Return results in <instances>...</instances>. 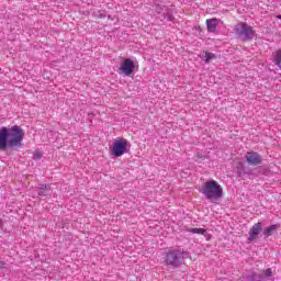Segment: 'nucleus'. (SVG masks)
<instances>
[{"instance_id":"obj_1","label":"nucleus","mask_w":281,"mask_h":281,"mask_svg":"<svg viewBox=\"0 0 281 281\" xmlns=\"http://www.w3.org/2000/svg\"><path fill=\"white\" fill-rule=\"evenodd\" d=\"M25 137V132L19 125L12 126L10 130L8 127H1L0 130V150H5V148H21L23 146V139Z\"/></svg>"},{"instance_id":"obj_2","label":"nucleus","mask_w":281,"mask_h":281,"mask_svg":"<svg viewBox=\"0 0 281 281\" xmlns=\"http://www.w3.org/2000/svg\"><path fill=\"white\" fill-rule=\"evenodd\" d=\"M200 192L211 203H216L223 199V187H221L216 180H209L204 182Z\"/></svg>"},{"instance_id":"obj_3","label":"nucleus","mask_w":281,"mask_h":281,"mask_svg":"<svg viewBox=\"0 0 281 281\" xmlns=\"http://www.w3.org/2000/svg\"><path fill=\"white\" fill-rule=\"evenodd\" d=\"M183 258H186L183 251L177 249L169 250L165 256V265L172 269H179L183 265Z\"/></svg>"},{"instance_id":"obj_4","label":"nucleus","mask_w":281,"mask_h":281,"mask_svg":"<svg viewBox=\"0 0 281 281\" xmlns=\"http://www.w3.org/2000/svg\"><path fill=\"white\" fill-rule=\"evenodd\" d=\"M128 148V139L119 137L114 140L111 153L114 157H122L126 155V150Z\"/></svg>"},{"instance_id":"obj_5","label":"nucleus","mask_w":281,"mask_h":281,"mask_svg":"<svg viewBox=\"0 0 281 281\" xmlns=\"http://www.w3.org/2000/svg\"><path fill=\"white\" fill-rule=\"evenodd\" d=\"M135 72V61L131 58H126L121 63L119 68V74H124V76L132 77Z\"/></svg>"},{"instance_id":"obj_6","label":"nucleus","mask_w":281,"mask_h":281,"mask_svg":"<svg viewBox=\"0 0 281 281\" xmlns=\"http://www.w3.org/2000/svg\"><path fill=\"white\" fill-rule=\"evenodd\" d=\"M235 32L238 34V36H245V38H252L255 33L254 29L244 22L235 25Z\"/></svg>"},{"instance_id":"obj_7","label":"nucleus","mask_w":281,"mask_h":281,"mask_svg":"<svg viewBox=\"0 0 281 281\" xmlns=\"http://www.w3.org/2000/svg\"><path fill=\"white\" fill-rule=\"evenodd\" d=\"M260 232H262V222H258L251 226L248 243H254V240H256V238H258L260 235Z\"/></svg>"},{"instance_id":"obj_8","label":"nucleus","mask_w":281,"mask_h":281,"mask_svg":"<svg viewBox=\"0 0 281 281\" xmlns=\"http://www.w3.org/2000/svg\"><path fill=\"white\" fill-rule=\"evenodd\" d=\"M246 161L250 166H260L262 159L260 158V155H258V153L249 151L246 155Z\"/></svg>"},{"instance_id":"obj_9","label":"nucleus","mask_w":281,"mask_h":281,"mask_svg":"<svg viewBox=\"0 0 281 281\" xmlns=\"http://www.w3.org/2000/svg\"><path fill=\"white\" fill-rule=\"evenodd\" d=\"M206 27H207V32H211V33L216 32V27H218V19L216 18L207 19Z\"/></svg>"},{"instance_id":"obj_10","label":"nucleus","mask_w":281,"mask_h":281,"mask_svg":"<svg viewBox=\"0 0 281 281\" xmlns=\"http://www.w3.org/2000/svg\"><path fill=\"white\" fill-rule=\"evenodd\" d=\"M278 231V225H271V226H269L266 231H265V233H263V235L266 236V238H269V236H272L273 235V232H277Z\"/></svg>"},{"instance_id":"obj_11","label":"nucleus","mask_w":281,"mask_h":281,"mask_svg":"<svg viewBox=\"0 0 281 281\" xmlns=\"http://www.w3.org/2000/svg\"><path fill=\"white\" fill-rule=\"evenodd\" d=\"M201 58H203L204 63H210L211 60H215L216 55H214L213 53L210 52H205V54L203 56H201Z\"/></svg>"},{"instance_id":"obj_12","label":"nucleus","mask_w":281,"mask_h":281,"mask_svg":"<svg viewBox=\"0 0 281 281\" xmlns=\"http://www.w3.org/2000/svg\"><path fill=\"white\" fill-rule=\"evenodd\" d=\"M274 65H277V67H281V49L274 53Z\"/></svg>"},{"instance_id":"obj_13","label":"nucleus","mask_w":281,"mask_h":281,"mask_svg":"<svg viewBox=\"0 0 281 281\" xmlns=\"http://www.w3.org/2000/svg\"><path fill=\"white\" fill-rule=\"evenodd\" d=\"M33 159L36 161L38 159H43V153L38 149H35L33 153Z\"/></svg>"},{"instance_id":"obj_14","label":"nucleus","mask_w":281,"mask_h":281,"mask_svg":"<svg viewBox=\"0 0 281 281\" xmlns=\"http://www.w3.org/2000/svg\"><path fill=\"white\" fill-rule=\"evenodd\" d=\"M189 232H190L191 234H201V235H203V234H205V232H207V231H205L204 228H190Z\"/></svg>"},{"instance_id":"obj_15","label":"nucleus","mask_w":281,"mask_h":281,"mask_svg":"<svg viewBox=\"0 0 281 281\" xmlns=\"http://www.w3.org/2000/svg\"><path fill=\"white\" fill-rule=\"evenodd\" d=\"M41 190H52V186L49 184H40Z\"/></svg>"},{"instance_id":"obj_16","label":"nucleus","mask_w":281,"mask_h":281,"mask_svg":"<svg viewBox=\"0 0 281 281\" xmlns=\"http://www.w3.org/2000/svg\"><path fill=\"white\" fill-rule=\"evenodd\" d=\"M266 276H268V277L273 276V271H271V268H268V269L266 270Z\"/></svg>"},{"instance_id":"obj_17","label":"nucleus","mask_w":281,"mask_h":281,"mask_svg":"<svg viewBox=\"0 0 281 281\" xmlns=\"http://www.w3.org/2000/svg\"><path fill=\"white\" fill-rule=\"evenodd\" d=\"M0 269H5V262L0 261Z\"/></svg>"},{"instance_id":"obj_18","label":"nucleus","mask_w":281,"mask_h":281,"mask_svg":"<svg viewBox=\"0 0 281 281\" xmlns=\"http://www.w3.org/2000/svg\"><path fill=\"white\" fill-rule=\"evenodd\" d=\"M278 19H280V20H281V15H279V16H278Z\"/></svg>"},{"instance_id":"obj_19","label":"nucleus","mask_w":281,"mask_h":281,"mask_svg":"<svg viewBox=\"0 0 281 281\" xmlns=\"http://www.w3.org/2000/svg\"><path fill=\"white\" fill-rule=\"evenodd\" d=\"M1 225H2V224H1V222H0V228H1Z\"/></svg>"}]
</instances>
